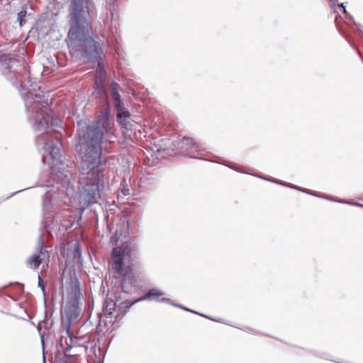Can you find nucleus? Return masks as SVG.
Listing matches in <instances>:
<instances>
[{
  "mask_svg": "<svg viewBox=\"0 0 363 363\" xmlns=\"http://www.w3.org/2000/svg\"><path fill=\"white\" fill-rule=\"evenodd\" d=\"M22 69L20 61L6 54L0 49V71L5 77L21 92L23 99L26 111L30 120L33 121L34 128L38 133L36 135V144L42 146L47 155L42 157L43 163L49 164L52 171L59 169L57 166L61 164L62 155L61 152V134L52 129L57 124V120L51 113L48 104V98L36 84H30L29 88L23 87L18 74Z\"/></svg>",
  "mask_w": 363,
  "mask_h": 363,
  "instance_id": "1",
  "label": "nucleus"
},
{
  "mask_svg": "<svg viewBox=\"0 0 363 363\" xmlns=\"http://www.w3.org/2000/svg\"><path fill=\"white\" fill-rule=\"evenodd\" d=\"M77 127L79 144L84 150L81 164H106V161L101 156V145L111 130L109 110L101 111L91 123L79 122Z\"/></svg>",
  "mask_w": 363,
  "mask_h": 363,
  "instance_id": "2",
  "label": "nucleus"
},
{
  "mask_svg": "<svg viewBox=\"0 0 363 363\" xmlns=\"http://www.w3.org/2000/svg\"><path fill=\"white\" fill-rule=\"evenodd\" d=\"M105 164H81L79 202L83 209L105 201L104 171Z\"/></svg>",
  "mask_w": 363,
  "mask_h": 363,
  "instance_id": "3",
  "label": "nucleus"
},
{
  "mask_svg": "<svg viewBox=\"0 0 363 363\" xmlns=\"http://www.w3.org/2000/svg\"><path fill=\"white\" fill-rule=\"evenodd\" d=\"M98 37H86L82 40V44L78 45L84 58L91 62L97 63V69L95 74V90L94 94L101 99L106 106L105 109L109 110L108 95L104 85L106 70L103 65L101 54L102 48L96 40Z\"/></svg>",
  "mask_w": 363,
  "mask_h": 363,
  "instance_id": "4",
  "label": "nucleus"
},
{
  "mask_svg": "<svg viewBox=\"0 0 363 363\" xmlns=\"http://www.w3.org/2000/svg\"><path fill=\"white\" fill-rule=\"evenodd\" d=\"M92 0H69V16L70 28L68 37L82 44L83 40L89 35H86L90 23L89 11Z\"/></svg>",
  "mask_w": 363,
  "mask_h": 363,
  "instance_id": "5",
  "label": "nucleus"
},
{
  "mask_svg": "<svg viewBox=\"0 0 363 363\" xmlns=\"http://www.w3.org/2000/svg\"><path fill=\"white\" fill-rule=\"evenodd\" d=\"M130 257V252L126 247L124 250L113 248L112 252L113 269L116 271L119 277H122L121 282V291L116 293L114 298H108L106 299L103 306V311L104 312L105 305L108 301L114 302L118 296L121 295L123 300H130L128 298L129 294L132 292L133 289V284L135 281L134 276L132 272L130 266H124V259L125 256Z\"/></svg>",
  "mask_w": 363,
  "mask_h": 363,
  "instance_id": "6",
  "label": "nucleus"
},
{
  "mask_svg": "<svg viewBox=\"0 0 363 363\" xmlns=\"http://www.w3.org/2000/svg\"><path fill=\"white\" fill-rule=\"evenodd\" d=\"M164 295V292L157 288H152L147 290L145 294L134 300H123L121 295L118 296L116 300L113 301H108L104 307V314L111 317L112 315L115 318V322H118L126 314L128 309L135 304L136 303L143 301L156 300L158 301L160 297Z\"/></svg>",
  "mask_w": 363,
  "mask_h": 363,
  "instance_id": "7",
  "label": "nucleus"
},
{
  "mask_svg": "<svg viewBox=\"0 0 363 363\" xmlns=\"http://www.w3.org/2000/svg\"><path fill=\"white\" fill-rule=\"evenodd\" d=\"M49 189L46 190L43 200V225L45 230L55 229L54 226V216L52 212L57 208V202L60 198H62L64 191L60 189L59 186H48Z\"/></svg>",
  "mask_w": 363,
  "mask_h": 363,
  "instance_id": "8",
  "label": "nucleus"
},
{
  "mask_svg": "<svg viewBox=\"0 0 363 363\" xmlns=\"http://www.w3.org/2000/svg\"><path fill=\"white\" fill-rule=\"evenodd\" d=\"M81 296L80 284L78 279H76L72 284L71 291L68 292L67 303L64 308L65 318H62V325L69 323V327H71V324L79 317L81 313L79 307Z\"/></svg>",
  "mask_w": 363,
  "mask_h": 363,
  "instance_id": "9",
  "label": "nucleus"
},
{
  "mask_svg": "<svg viewBox=\"0 0 363 363\" xmlns=\"http://www.w3.org/2000/svg\"><path fill=\"white\" fill-rule=\"evenodd\" d=\"M74 223V218H71L69 212L67 210H63L61 212L57 213L55 216H54V224H52L51 226H54L55 229H51L49 228V230H45L48 233L55 230H65L71 228Z\"/></svg>",
  "mask_w": 363,
  "mask_h": 363,
  "instance_id": "10",
  "label": "nucleus"
},
{
  "mask_svg": "<svg viewBox=\"0 0 363 363\" xmlns=\"http://www.w3.org/2000/svg\"><path fill=\"white\" fill-rule=\"evenodd\" d=\"M182 149H184L189 157L201 159L204 149L196 143L192 138L184 137L180 142Z\"/></svg>",
  "mask_w": 363,
  "mask_h": 363,
  "instance_id": "11",
  "label": "nucleus"
},
{
  "mask_svg": "<svg viewBox=\"0 0 363 363\" xmlns=\"http://www.w3.org/2000/svg\"><path fill=\"white\" fill-rule=\"evenodd\" d=\"M65 344L67 345V351L71 353L72 356L77 355L82 352H86L88 350V346L82 342V338L74 337L72 335L71 337L65 338Z\"/></svg>",
  "mask_w": 363,
  "mask_h": 363,
  "instance_id": "12",
  "label": "nucleus"
},
{
  "mask_svg": "<svg viewBox=\"0 0 363 363\" xmlns=\"http://www.w3.org/2000/svg\"><path fill=\"white\" fill-rule=\"evenodd\" d=\"M70 328L69 323L65 325L61 324L60 333H62L60 336L59 340L57 342V348L59 351H62L66 355L72 356L69 351H67V345L65 344V338L67 337H71L72 333H70Z\"/></svg>",
  "mask_w": 363,
  "mask_h": 363,
  "instance_id": "13",
  "label": "nucleus"
},
{
  "mask_svg": "<svg viewBox=\"0 0 363 363\" xmlns=\"http://www.w3.org/2000/svg\"><path fill=\"white\" fill-rule=\"evenodd\" d=\"M120 88V85L116 82H113L111 84V95L113 98L115 108L116 111H118V114L123 113V108H125L122 104L121 95L119 94Z\"/></svg>",
  "mask_w": 363,
  "mask_h": 363,
  "instance_id": "14",
  "label": "nucleus"
},
{
  "mask_svg": "<svg viewBox=\"0 0 363 363\" xmlns=\"http://www.w3.org/2000/svg\"><path fill=\"white\" fill-rule=\"evenodd\" d=\"M296 190L302 191V192L308 194H310V195H312V196H316V197L323 198V199H325L327 200H330V201H336V202H339V203H348V204H351V205H354V206L363 207V205L360 204V203H353V202H350V201H345V200H342V199H334L330 196H328V195H323L322 196V195H320L319 194H318L317 192H315V191H311L310 189H304V188H302V187H300V186H298V189H296Z\"/></svg>",
  "mask_w": 363,
  "mask_h": 363,
  "instance_id": "15",
  "label": "nucleus"
},
{
  "mask_svg": "<svg viewBox=\"0 0 363 363\" xmlns=\"http://www.w3.org/2000/svg\"><path fill=\"white\" fill-rule=\"evenodd\" d=\"M48 247L44 242L43 235H40L38 239L35 254H38V256L46 262H48L50 258V252L48 250Z\"/></svg>",
  "mask_w": 363,
  "mask_h": 363,
  "instance_id": "16",
  "label": "nucleus"
},
{
  "mask_svg": "<svg viewBox=\"0 0 363 363\" xmlns=\"http://www.w3.org/2000/svg\"><path fill=\"white\" fill-rule=\"evenodd\" d=\"M116 116L118 122L123 128H125V130L130 128V123L128 121L130 114L125 108H123V113L121 114H118V111H117Z\"/></svg>",
  "mask_w": 363,
  "mask_h": 363,
  "instance_id": "17",
  "label": "nucleus"
},
{
  "mask_svg": "<svg viewBox=\"0 0 363 363\" xmlns=\"http://www.w3.org/2000/svg\"><path fill=\"white\" fill-rule=\"evenodd\" d=\"M45 262L43 259L38 256V254H34L27 259V264L34 270L38 269L40 264Z\"/></svg>",
  "mask_w": 363,
  "mask_h": 363,
  "instance_id": "18",
  "label": "nucleus"
},
{
  "mask_svg": "<svg viewBox=\"0 0 363 363\" xmlns=\"http://www.w3.org/2000/svg\"><path fill=\"white\" fill-rule=\"evenodd\" d=\"M313 354L319 358H321V359L342 363L338 359L335 358L332 354H330V352H328L315 351V352H314Z\"/></svg>",
  "mask_w": 363,
  "mask_h": 363,
  "instance_id": "19",
  "label": "nucleus"
},
{
  "mask_svg": "<svg viewBox=\"0 0 363 363\" xmlns=\"http://www.w3.org/2000/svg\"><path fill=\"white\" fill-rule=\"evenodd\" d=\"M158 302H163V303H169L170 305H172L175 307H177V308H179L181 309H183L184 311H189V312H191V313H196V311H194L192 310H190L182 305H179V304H177V303H174L170 298H161V299L158 300ZM197 314H199L197 313Z\"/></svg>",
  "mask_w": 363,
  "mask_h": 363,
  "instance_id": "20",
  "label": "nucleus"
},
{
  "mask_svg": "<svg viewBox=\"0 0 363 363\" xmlns=\"http://www.w3.org/2000/svg\"><path fill=\"white\" fill-rule=\"evenodd\" d=\"M106 3V8L109 11L111 18H113V12L118 0H104Z\"/></svg>",
  "mask_w": 363,
  "mask_h": 363,
  "instance_id": "21",
  "label": "nucleus"
},
{
  "mask_svg": "<svg viewBox=\"0 0 363 363\" xmlns=\"http://www.w3.org/2000/svg\"><path fill=\"white\" fill-rule=\"evenodd\" d=\"M27 11L26 9H23L20 12L18 13L17 17V21L19 23V26L22 27L26 22V17Z\"/></svg>",
  "mask_w": 363,
  "mask_h": 363,
  "instance_id": "22",
  "label": "nucleus"
},
{
  "mask_svg": "<svg viewBox=\"0 0 363 363\" xmlns=\"http://www.w3.org/2000/svg\"><path fill=\"white\" fill-rule=\"evenodd\" d=\"M344 38L346 39V40L350 44L351 46H352L357 52V53L361 57H362V53L361 51L357 48V46L354 45V43L350 38V37L346 35L343 34Z\"/></svg>",
  "mask_w": 363,
  "mask_h": 363,
  "instance_id": "23",
  "label": "nucleus"
},
{
  "mask_svg": "<svg viewBox=\"0 0 363 363\" xmlns=\"http://www.w3.org/2000/svg\"><path fill=\"white\" fill-rule=\"evenodd\" d=\"M72 255L74 258H76L77 257H80V247L78 243H74L73 245V251H72Z\"/></svg>",
  "mask_w": 363,
  "mask_h": 363,
  "instance_id": "24",
  "label": "nucleus"
},
{
  "mask_svg": "<svg viewBox=\"0 0 363 363\" xmlns=\"http://www.w3.org/2000/svg\"><path fill=\"white\" fill-rule=\"evenodd\" d=\"M38 285L40 288V289L43 294V296H45V286L44 284L43 279L39 275H38Z\"/></svg>",
  "mask_w": 363,
  "mask_h": 363,
  "instance_id": "25",
  "label": "nucleus"
},
{
  "mask_svg": "<svg viewBox=\"0 0 363 363\" xmlns=\"http://www.w3.org/2000/svg\"><path fill=\"white\" fill-rule=\"evenodd\" d=\"M278 184L281 185V186H286V187H289V188H291V189H298V186H296V185L290 184V183H286V182H285L284 181H281V180H280V182H278Z\"/></svg>",
  "mask_w": 363,
  "mask_h": 363,
  "instance_id": "26",
  "label": "nucleus"
},
{
  "mask_svg": "<svg viewBox=\"0 0 363 363\" xmlns=\"http://www.w3.org/2000/svg\"><path fill=\"white\" fill-rule=\"evenodd\" d=\"M29 188H30V187L25 188V189H24V190H26V189H28ZM23 191V189H22V190H19V191H16V192H14V193L11 194L10 196H7L6 198H5V199H0V203H1L3 201H5V200H6V199H9V198H11V197H12V196H15L16 194H18L19 192H21V191Z\"/></svg>",
  "mask_w": 363,
  "mask_h": 363,
  "instance_id": "27",
  "label": "nucleus"
},
{
  "mask_svg": "<svg viewBox=\"0 0 363 363\" xmlns=\"http://www.w3.org/2000/svg\"><path fill=\"white\" fill-rule=\"evenodd\" d=\"M228 167L230 169H234L238 172L246 173L245 172L242 171L239 167L236 166L235 164L228 165Z\"/></svg>",
  "mask_w": 363,
  "mask_h": 363,
  "instance_id": "28",
  "label": "nucleus"
},
{
  "mask_svg": "<svg viewBox=\"0 0 363 363\" xmlns=\"http://www.w3.org/2000/svg\"><path fill=\"white\" fill-rule=\"evenodd\" d=\"M121 191L124 196L128 195L130 193L128 185L126 186H123V188L121 189Z\"/></svg>",
  "mask_w": 363,
  "mask_h": 363,
  "instance_id": "29",
  "label": "nucleus"
},
{
  "mask_svg": "<svg viewBox=\"0 0 363 363\" xmlns=\"http://www.w3.org/2000/svg\"><path fill=\"white\" fill-rule=\"evenodd\" d=\"M259 177L263 179H265V180H267V181L276 183L277 184H278V182H280V180H278L277 179H273V178L268 179V178H266V177Z\"/></svg>",
  "mask_w": 363,
  "mask_h": 363,
  "instance_id": "30",
  "label": "nucleus"
},
{
  "mask_svg": "<svg viewBox=\"0 0 363 363\" xmlns=\"http://www.w3.org/2000/svg\"><path fill=\"white\" fill-rule=\"evenodd\" d=\"M328 1H329L330 6L331 8L335 7V4L337 1V0H328Z\"/></svg>",
  "mask_w": 363,
  "mask_h": 363,
  "instance_id": "31",
  "label": "nucleus"
},
{
  "mask_svg": "<svg viewBox=\"0 0 363 363\" xmlns=\"http://www.w3.org/2000/svg\"><path fill=\"white\" fill-rule=\"evenodd\" d=\"M338 6L342 9V12L344 13H347V10H346L345 6H344L343 3H341V4H338Z\"/></svg>",
  "mask_w": 363,
  "mask_h": 363,
  "instance_id": "32",
  "label": "nucleus"
},
{
  "mask_svg": "<svg viewBox=\"0 0 363 363\" xmlns=\"http://www.w3.org/2000/svg\"><path fill=\"white\" fill-rule=\"evenodd\" d=\"M40 338H41L42 347H43V349L44 350L45 349V343H44V336H43V335L40 334Z\"/></svg>",
  "mask_w": 363,
  "mask_h": 363,
  "instance_id": "33",
  "label": "nucleus"
},
{
  "mask_svg": "<svg viewBox=\"0 0 363 363\" xmlns=\"http://www.w3.org/2000/svg\"><path fill=\"white\" fill-rule=\"evenodd\" d=\"M215 320V319H213ZM216 321L217 322H219V323H225V324H228V325H230L229 323H226V322H224L222 319H217L216 320Z\"/></svg>",
  "mask_w": 363,
  "mask_h": 363,
  "instance_id": "34",
  "label": "nucleus"
},
{
  "mask_svg": "<svg viewBox=\"0 0 363 363\" xmlns=\"http://www.w3.org/2000/svg\"><path fill=\"white\" fill-rule=\"evenodd\" d=\"M357 32L362 37H363V32L359 28H357Z\"/></svg>",
  "mask_w": 363,
  "mask_h": 363,
  "instance_id": "35",
  "label": "nucleus"
},
{
  "mask_svg": "<svg viewBox=\"0 0 363 363\" xmlns=\"http://www.w3.org/2000/svg\"><path fill=\"white\" fill-rule=\"evenodd\" d=\"M113 240H114V241H115V242L117 240L116 239H114V237H112V238H111V241L113 242Z\"/></svg>",
  "mask_w": 363,
  "mask_h": 363,
  "instance_id": "36",
  "label": "nucleus"
},
{
  "mask_svg": "<svg viewBox=\"0 0 363 363\" xmlns=\"http://www.w3.org/2000/svg\"><path fill=\"white\" fill-rule=\"evenodd\" d=\"M28 82L30 83V77L28 76Z\"/></svg>",
  "mask_w": 363,
  "mask_h": 363,
  "instance_id": "37",
  "label": "nucleus"
},
{
  "mask_svg": "<svg viewBox=\"0 0 363 363\" xmlns=\"http://www.w3.org/2000/svg\"><path fill=\"white\" fill-rule=\"evenodd\" d=\"M43 363H45V357H43Z\"/></svg>",
  "mask_w": 363,
  "mask_h": 363,
  "instance_id": "38",
  "label": "nucleus"
}]
</instances>
